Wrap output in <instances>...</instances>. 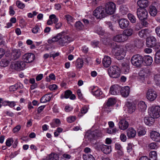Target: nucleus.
Returning <instances> with one entry per match:
<instances>
[{
	"mask_svg": "<svg viewBox=\"0 0 160 160\" xmlns=\"http://www.w3.org/2000/svg\"><path fill=\"white\" fill-rule=\"evenodd\" d=\"M118 131L117 129L116 128L112 129V128H108L107 130V133L109 134H114Z\"/></svg>",
	"mask_w": 160,
	"mask_h": 160,
	"instance_id": "obj_50",
	"label": "nucleus"
},
{
	"mask_svg": "<svg viewBox=\"0 0 160 160\" xmlns=\"http://www.w3.org/2000/svg\"><path fill=\"white\" fill-rule=\"evenodd\" d=\"M155 31L157 35L160 37V26L157 27L155 29Z\"/></svg>",
	"mask_w": 160,
	"mask_h": 160,
	"instance_id": "obj_63",
	"label": "nucleus"
},
{
	"mask_svg": "<svg viewBox=\"0 0 160 160\" xmlns=\"http://www.w3.org/2000/svg\"><path fill=\"white\" fill-rule=\"evenodd\" d=\"M121 140L123 142L126 141L127 140V137L126 135L123 133L121 134L120 137Z\"/></svg>",
	"mask_w": 160,
	"mask_h": 160,
	"instance_id": "obj_58",
	"label": "nucleus"
},
{
	"mask_svg": "<svg viewBox=\"0 0 160 160\" xmlns=\"http://www.w3.org/2000/svg\"><path fill=\"white\" fill-rule=\"evenodd\" d=\"M155 118H153L152 117H145L144 119L145 123L147 125L150 126L152 125L155 121Z\"/></svg>",
	"mask_w": 160,
	"mask_h": 160,
	"instance_id": "obj_29",
	"label": "nucleus"
},
{
	"mask_svg": "<svg viewBox=\"0 0 160 160\" xmlns=\"http://www.w3.org/2000/svg\"><path fill=\"white\" fill-rule=\"evenodd\" d=\"M127 107L128 111L130 113H132L135 111L136 108L135 105L130 102H127L126 104Z\"/></svg>",
	"mask_w": 160,
	"mask_h": 160,
	"instance_id": "obj_22",
	"label": "nucleus"
},
{
	"mask_svg": "<svg viewBox=\"0 0 160 160\" xmlns=\"http://www.w3.org/2000/svg\"><path fill=\"white\" fill-rule=\"evenodd\" d=\"M120 10L122 14H126L128 11V9L125 6H122L121 7Z\"/></svg>",
	"mask_w": 160,
	"mask_h": 160,
	"instance_id": "obj_52",
	"label": "nucleus"
},
{
	"mask_svg": "<svg viewBox=\"0 0 160 160\" xmlns=\"http://www.w3.org/2000/svg\"><path fill=\"white\" fill-rule=\"evenodd\" d=\"M133 146V144L130 143L128 144L127 147V150L128 152L130 153L132 151Z\"/></svg>",
	"mask_w": 160,
	"mask_h": 160,
	"instance_id": "obj_55",
	"label": "nucleus"
},
{
	"mask_svg": "<svg viewBox=\"0 0 160 160\" xmlns=\"http://www.w3.org/2000/svg\"><path fill=\"white\" fill-rule=\"evenodd\" d=\"M126 37L122 33L114 36L113 38V40L118 42H124L128 40Z\"/></svg>",
	"mask_w": 160,
	"mask_h": 160,
	"instance_id": "obj_14",
	"label": "nucleus"
},
{
	"mask_svg": "<svg viewBox=\"0 0 160 160\" xmlns=\"http://www.w3.org/2000/svg\"><path fill=\"white\" fill-rule=\"evenodd\" d=\"M108 73L110 77L113 78H118L120 76L121 69L117 66H112L108 69Z\"/></svg>",
	"mask_w": 160,
	"mask_h": 160,
	"instance_id": "obj_4",
	"label": "nucleus"
},
{
	"mask_svg": "<svg viewBox=\"0 0 160 160\" xmlns=\"http://www.w3.org/2000/svg\"><path fill=\"white\" fill-rule=\"evenodd\" d=\"M21 54V52L19 49L13 50L11 53V55L12 58L14 59L18 58Z\"/></svg>",
	"mask_w": 160,
	"mask_h": 160,
	"instance_id": "obj_26",
	"label": "nucleus"
},
{
	"mask_svg": "<svg viewBox=\"0 0 160 160\" xmlns=\"http://www.w3.org/2000/svg\"><path fill=\"white\" fill-rule=\"evenodd\" d=\"M95 29L96 32L98 34L102 36L103 35L104 33V31L101 27L98 26H96Z\"/></svg>",
	"mask_w": 160,
	"mask_h": 160,
	"instance_id": "obj_40",
	"label": "nucleus"
},
{
	"mask_svg": "<svg viewBox=\"0 0 160 160\" xmlns=\"http://www.w3.org/2000/svg\"><path fill=\"white\" fill-rule=\"evenodd\" d=\"M101 151L104 153L106 154H109L112 151L111 147V146L105 145H99Z\"/></svg>",
	"mask_w": 160,
	"mask_h": 160,
	"instance_id": "obj_19",
	"label": "nucleus"
},
{
	"mask_svg": "<svg viewBox=\"0 0 160 160\" xmlns=\"http://www.w3.org/2000/svg\"><path fill=\"white\" fill-rule=\"evenodd\" d=\"M56 79L55 75L53 73L50 74L48 77L46 78V80L47 82H50L52 80H55Z\"/></svg>",
	"mask_w": 160,
	"mask_h": 160,
	"instance_id": "obj_47",
	"label": "nucleus"
},
{
	"mask_svg": "<svg viewBox=\"0 0 160 160\" xmlns=\"http://www.w3.org/2000/svg\"><path fill=\"white\" fill-rule=\"evenodd\" d=\"M75 27L77 29L81 30L83 29L84 26L82 23L80 21L77 22L75 25Z\"/></svg>",
	"mask_w": 160,
	"mask_h": 160,
	"instance_id": "obj_45",
	"label": "nucleus"
},
{
	"mask_svg": "<svg viewBox=\"0 0 160 160\" xmlns=\"http://www.w3.org/2000/svg\"><path fill=\"white\" fill-rule=\"evenodd\" d=\"M64 33H62V32L58 34L52 39H48V42L49 43L51 44L52 42H55L59 41V43H60V41L62 40V34H63L64 35H65Z\"/></svg>",
	"mask_w": 160,
	"mask_h": 160,
	"instance_id": "obj_16",
	"label": "nucleus"
},
{
	"mask_svg": "<svg viewBox=\"0 0 160 160\" xmlns=\"http://www.w3.org/2000/svg\"><path fill=\"white\" fill-rule=\"evenodd\" d=\"M39 28L38 26L36 25L32 29V32L34 33H37L39 32Z\"/></svg>",
	"mask_w": 160,
	"mask_h": 160,
	"instance_id": "obj_57",
	"label": "nucleus"
},
{
	"mask_svg": "<svg viewBox=\"0 0 160 160\" xmlns=\"http://www.w3.org/2000/svg\"><path fill=\"white\" fill-rule=\"evenodd\" d=\"M154 80L156 84L158 86L160 85V76H156L154 77Z\"/></svg>",
	"mask_w": 160,
	"mask_h": 160,
	"instance_id": "obj_53",
	"label": "nucleus"
},
{
	"mask_svg": "<svg viewBox=\"0 0 160 160\" xmlns=\"http://www.w3.org/2000/svg\"><path fill=\"white\" fill-rule=\"evenodd\" d=\"M49 19H50L53 21V23L55 24L58 22V19L56 17L55 14H51L49 16Z\"/></svg>",
	"mask_w": 160,
	"mask_h": 160,
	"instance_id": "obj_46",
	"label": "nucleus"
},
{
	"mask_svg": "<svg viewBox=\"0 0 160 160\" xmlns=\"http://www.w3.org/2000/svg\"><path fill=\"white\" fill-rule=\"evenodd\" d=\"M21 128V127L20 125H17L13 129V132L14 133L17 132L19 131Z\"/></svg>",
	"mask_w": 160,
	"mask_h": 160,
	"instance_id": "obj_61",
	"label": "nucleus"
},
{
	"mask_svg": "<svg viewBox=\"0 0 160 160\" xmlns=\"http://www.w3.org/2000/svg\"><path fill=\"white\" fill-rule=\"evenodd\" d=\"M60 124V120L58 119H55L53 120V122L50 123V125L52 128H55L59 126Z\"/></svg>",
	"mask_w": 160,
	"mask_h": 160,
	"instance_id": "obj_34",
	"label": "nucleus"
},
{
	"mask_svg": "<svg viewBox=\"0 0 160 160\" xmlns=\"http://www.w3.org/2000/svg\"><path fill=\"white\" fill-rule=\"evenodd\" d=\"M25 63L23 61H15L11 65V67L12 69L21 71L23 70L25 67Z\"/></svg>",
	"mask_w": 160,
	"mask_h": 160,
	"instance_id": "obj_8",
	"label": "nucleus"
},
{
	"mask_svg": "<svg viewBox=\"0 0 160 160\" xmlns=\"http://www.w3.org/2000/svg\"><path fill=\"white\" fill-rule=\"evenodd\" d=\"M128 17L130 21L132 23L136 22V19L135 16L131 13H129L128 15Z\"/></svg>",
	"mask_w": 160,
	"mask_h": 160,
	"instance_id": "obj_43",
	"label": "nucleus"
},
{
	"mask_svg": "<svg viewBox=\"0 0 160 160\" xmlns=\"http://www.w3.org/2000/svg\"><path fill=\"white\" fill-rule=\"evenodd\" d=\"M82 156L84 160H95L93 156L91 154H83Z\"/></svg>",
	"mask_w": 160,
	"mask_h": 160,
	"instance_id": "obj_44",
	"label": "nucleus"
},
{
	"mask_svg": "<svg viewBox=\"0 0 160 160\" xmlns=\"http://www.w3.org/2000/svg\"><path fill=\"white\" fill-rule=\"evenodd\" d=\"M148 33V30L147 29H144L141 30L139 32L138 35L141 38H142L146 37Z\"/></svg>",
	"mask_w": 160,
	"mask_h": 160,
	"instance_id": "obj_37",
	"label": "nucleus"
},
{
	"mask_svg": "<svg viewBox=\"0 0 160 160\" xmlns=\"http://www.w3.org/2000/svg\"><path fill=\"white\" fill-rule=\"evenodd\" d=\"M157 97V92L152 89H150L148 90L146 93L147 99L151 101H154Z\"/></svg>",
	"mask_w": 160,
	"mask_h": 160,
	"instance_id": "obj_10",
	"label": "nucleus"
},
{
	"mask_svg": "<svg viewBox=\"0 0 160 160\" xmlns=\"http://www.w3.org/2000/svg\"><path fill=\"white\" fill-rule=\"evenodd\" d=\"M148 113L150 116L157 118L160 116V107L157 105H152L148 109Z\"/></svg>",
	"mask_w": 160,
	"mask_h": 160,
	"instance_id": "obj_3",
	"label": "nucleus"
},
{
	"mask_svg": "<svg viewBox=\"0 0 160 160\" xmlns=\"http://www.w3.org/2000/svg\"><path fill=\"white\" fill-rule=\"evenodd\" d=\"M111 58L108 56H105L103 59L102 64L105 68H107L111 64Z\"/></svg>",
	"mask_w": 160,
	"mask_h": 160,
	"instance_id": "obj_20",
	"label": "nucleus"
},
{
	"mask_svg": "<svg viewBox=\"0 0 160 160\" xmlns=\"http://www.w3.org/2000/svg\"><path fill=\"white\" fill-rule=\"evenodd\" d=\"M70 97V90H68L65 91L64 93H62L60 96L61 99L64 98L67 99Z\"/></svg>",
	"mask_w": 160,
	"mask_h": 160,
	"instance_id": "obj_39",
	"label": "nucleus"
},
{
	"mask_svg": "<svg viewBox=\"0 0 160 160\" xmlns=\"http://www.w3.org/2000/svg\"><path fill=\"white\" fill-rule=\"evenodd\" d=\"M113 44L114 47L113 48V52L114 53V56L115 58L118 60L123 59L124 58L126 54V51L122 46L117 45L116 43H111Z\"/></svg>",
	"mask_w": 160,
	"mask_h": 160,
	"instance_id": "obj_1",
	"label": "nucleus"
},
{
	"mask_svg": "<svg viewBox=\"0 0 160 160\" xmlns=\"http://www.w3.org/2000/svg\"><path fill=\"white\" fill-rule=\"evenodd\" d=\"M155 62L157 64L160 63V53L157 52L155 54Z\"/></svg>",
	"mask_w": 160,
	"mask_h": 160,
	"instance_id": "obj_48",
	"label": "nucleus"
},
{
	"mask_svg": "<svg viewBox=\"0 0 160 160\" xmlns=\"http://www.w3.org/2000/svg\"><path fill=\"white\" fill-rule=\"evenodd\" d=\"M59 156L56 153H52L47 158V160H58Z\"/></svg>",
	"mask_w": 160,
	"mask_h": 160,
	"instance_id": "obj_35",
	"label": "nucleus"
},
{
	"mask_svg": "<svg viewBox=\"0 0 160 160\" xmlns=\"http://www.w3.org/2000/svg\"><path fill=\"white\" fill-rule=\"evenodd\" d=\"M120 28L122 29H124L127 28L129 24V21L126 19L122 18L118 21Z\"/></svg>",
	"mask_w": 160,
	"mask_h": 160,
	"instance_id": "obj_17",
	"label": "nucleus"
},
{
	"mask_svg": "<svg viewBox=\"0 0 160 160\" xmlns=\"http://www.w3.org/2000/svg\"><path fill=\"white\" fill-rule=\"evenodd\" d=\"M100 131L97 130L92 131L88 135L89 137L91 139H94L96 137H98L99 135Z\"/></svg>",
	"mask_w": 160,
	"mask_h": 160,
	"instance_id": "obj_33",
	"label": "nucleus"
},
{
	"mask_svg": "<svg viewBox=\"0 0 160 160\" xmlns=\"http://www.w3.org/2000/svg\"><path fill=\"white\" fill-rule=\"evenodd\" d=\"M150 160H157V154L155 151L151 152L149 153Z\"/></svg>",
	"mask_w": 160,
	"mask_h": 160,
	"instance_id": "obj_41",
	"label": "nucleus"
},
{
	"mask_svg": "<svg viewBox=\"0 0 160 160\" xmlns=\"http://www.w3.org/2000/svg\"><path fill=\"white\" fill-rule=\"evenodd\" d=\"M157 44L156 38L153 36H150L146 39V45L148 47L152 48L156 46Z\"/></svg>",
	"mask_w": 160,
	"mask_h": 160,
	"instance_id": "obj_12",
	"label": "nucleus"
},
{
	"mask_svg": "<svg viewBox=\"0 0 160 160\" xmlns=\"http://www.w3.org/2000/svg\"><path fill=\"white\" fill-rule=\"evenodd\" d=\"M13 142V138H8L6 142V145L8 147H10Z\"/></svg>",
	"mask_w": 160,
	"mask_h": 160,
	"instance_id": "obj_51",
	"label": "nucleus"
},
{
	"mask_svg": "<svg viewBox=\"0 0 160 160\" xmlns=\"http://www.w3.org/2000/svg\"><path fill=\"white\" fill-rule=\"evenodd\" d=\"M91 92L94 96L99 99H102L105 97V95L103 93L101 89L96 87H93L92 88Z\"/></svg>",
	"mask_w": 160,
	"mask_h": 160,
	"instance_id": "obj_9",
	"label": "nucleus"
},
{
	"mask_svg": "<svg viewBox=\"0 0 160 160\" xmlns=\"http://www.w3.org/2000/svg\"><path fill=\"white\" fill-rule=\"evenodd\" d=\"M148 147L151 149H155L157 148V146L156 143L152 142L149 144Z\"/></svg>",
	"mask_w": 160,
	"mask_h": 160,
	"instance_id": "obj_54",
	"label": "nucleus"
},
{
	"mask_svg": "<svg viewBox=\"0 0 160 160\" xmlns=\"http://www.w3.org/2000/svg\"><path fill=\"white\" fill-rule=\"evenodd\" d=\"M93 14L98 19H101L107 16L104 9L102 6L97 7L94 11Z\"/></svg>",
	"mask_w": 160,
	"mask_h": 160,
	"instance_id": "obj_7",
	"label": "nucleus"
},
{
	"mask_svg": "<svg viewBox=\"0 0 160 160\" xmlns=\"http://www.w3.org/2000/svg\"><path fill=\"white\" fill-rule=\"evenodd\" d=\"M88 111V108L87 107L85 106L82 107L81 110V113L83 114H85Z\"/></svg>",
	"mask_w": 160,
	"mask_h": 160,
	"instance_id": "obj_60",
	"label": "nucleus"
},
{
	"mask_svg": "<svg viewBox=\"0 0 160 160\" xmlns=\"http://www.w3.org/2000/svg\"><path fill=\"white\" fill-rule=\"evenodd\" d=\"M103 7L107 15L113 14L115 12L116 5L115 4L112 2L107 3Z\"/></svg>",
	"mask_w": 160,
	"mask_h": 160,
	"instance_id": "obj_5",
	"label": "nucleus"
},
{
	"mask_svg": "<svg viewBox=\"0 0 160 160\" xmlns=\"http://www.w3.org/2000/svg\"><path fill=\"white\" fill-rule=\"evenodd\" d=\"M121 89V87L118 85H114L112 86L110 89L109 93L113 95H117L119 93Z\"/></svg>",
	"mask_w": 160,
	"mask_h": 160,
	"instance_id": "obj_15",
	"label": "nucleus"
},
{
	"mask_svg": "<svg viewBox=\"0 0 160 160\" xmlns=\"http://www.w3.org/2000/svg\"><path fill=\"white\" fill-rule=\"evenodd\" d=\"M73 63L75 64L77 68H81L83 65V60L81 58H78L75 62H73Z\"/></svg>",
	"mask_w": 160,
	"mask_h": 160,
	"instance_id": "obj_31",
	"label": "nucleus"
},
{
	"mask_svg": "<svg viewBox=\"0 0 160 160\" xmlns=\"http://www.w3.org/2000/svg\"><path fill=\"white\" fill-rule=\"evenodd\" d=\"M137 15L138 18L142 22L143 25L146 26L148 22L145 21L148 17V12L144 8H139L137 10Z\"/></svg>",
	"mask_w": 160,
	"mask_h": 160,
	"instance_id": "obj_2",
	"label": "nucleus"
},
{
	"mask_svg": "<svg viewBox=\"0 0 160 160\" xmlns=\"http://www.w3.org/2000/svg\"><path fill=\"white\" fill-rule=\"evenodd\" d=\"M150 137L153 141L158 142L160 141V134L157 132L152 131L150 133Z\"/></svg>",
	"mask_w": 160,
	"mask_h": 160,
	"instance_id": "obj_18",
	"label": "nucleus"
},
{
	"mask_svg": "<svg viewBox=\"0 0 160 160\" xmlns=\"http://www.w3.org/2000/svg\"><path fill=\"white\" fill-rule=\"evenodd\" d=\"M18 88V84H15L10 87V89L11 91H15Z\"/></svg>",
	"mask_w": 160,
	"mask_h": 160,
	"instance_id": "obj_56",
	"label": "nucleus"
},
{
	"mask_svg": "<svg viewBox=\"0 0 160 160\" xmlns=\"http://www.w3.org/2000/svg\"><path fill=\"white\" fill-rule=\"evenodd\" d=\"M55 24V27L57 29L60 28L62 26V23L61 22L56 23Z\"/></svg>",
	"mask_w": 160,
	"mask_h": 160,
	"instance_id": "obj_64",
	"label": "nucleus"
},
{
	"mask_svg": "<svg viewBox=\"0 0 160 160\" xmlns=\"http://www.w3.org/2000/svg\"><path fill=\"white\" fill-rule=\"evenodd\" d=\"M122 33L124 36L126 37V38L128 40V37L132 34L133 30L131 28H127L124 30Z\"/></svg>",
	"mask_w": 160,
	"mask_h": 160,
	"instance_id": "obj_30",
	"label": "nucleus"
},
{
	"mask_svg": "<svg viewBox=\"0 0 160 160\" xmlns=\"http://www.w3.org/2000/svg\"><path fill=\"white\" fill-rule=\"evenodd\" d=\"M148 3L147 0H139L137 2V4L140 8H144L148 6Z\"/></svg>",
	"mask_w": 160,
	"mask_h": 160,
	"instance_id": "obj_25",
	"label": "nucleus"
},
{
	"mask_svg": "<svg viewBox=\"0 0 160 160\" xmlns=\"http://www.w3.org/2000/svg\"><path fill=\"white\" fill-rule=\"evenodd\" d=\"M131 61L133 66L137 67H141L143 62L142 57L138 54L134 55L132 57Z\"/></svg>",
	"mask_w": 160,
	"mask_h": 160,
	"instance_id": "obj_6",
	"label": "nucleus"
},
{
	"mask_svg": "<svg viewBox=\"0 0 160 160\" xmlns=\"http://www.w3.org/2000/svg\"><path fill=\"white\" fill-rule=\"evenodd\" d=\"M62 33H65V35L62 34V40L60 41V44L62 46L66 45L67 43H69L70 41L69 34L67 32H62Z\"/></svg>",
	"mask_w": 160,
	"mask_h": 160,
	"instance_id": "obj_13",
	"label": "nucleus"
},
{
	"mask_svg": "<svg viewBox=\"0 0 160 160\" xmlns=\"http://www.w3.org/2000/svg\"><path fill=\"white\" fill-rule=\"evenodd\" d=\"M115 102L116 101L115 99L111 98H109L108 99L106 105L105 106V110L108 111V107H112L115 104Z\"/></svg>",
	"mask_w": 160,
	"mask_h": 160,
	"instance_id": "obj_32",
	"label": "nucleus"
},
{
	"mask_svg": "<svg viewBox=\"0 0 160 160\" xmlns=\"http://www.w3.org/2000/svg\"><path fill=\"white\" fill-rule=\"evenodd\" d=\"M136 135V131L133 128H129L127 130V135L129 138H133Z\"/></svg>",
	"mask_w": 160,
	"mask_h": 160,
	"instance_id": "obj_27",
	"label": "nucleus"
},
{
	"mask_svg": "<svg viewBox=\"0 0 160 160\" xmlns=\"http://www.w3.org/2000/svg\"><path fill=\"white\" fill-rule=\"evenodd\" d=\"M145 70L144 69L140 70L139 72V76L141 78H144L145 76Z\"/></svg>",
	"mask_w": 160,
	"mask_h": 160,
	"instance_id": "obj_59",
	"label": "nucleus"
},
{
	"mask_svg": "<svg viewBox=\"0 0 160 160\" xmlns=\"http://www.w3.org/2000/svg\"><path fill=\"white\" fill-rule=\"evenodd\" d=\"M138 110L141 112H144L146 109V105L143 101H140L138 103Z\"/></svg>",
	"mask_w": 160,
	"mask_h": 160,
	"instance_id": "obj_28",
	"label": "nucleus"
},
{
	"mask_svg": "<svg viewBox=\"0 0 160 160\" xmlns=\"http://www.w3.org/2000/svg\"><path fill=\"white\" fill-rule=\"evenodd\" d=\"M119 128L122 130L126 129L128 126V122L123 120L120 121L118 123Z\"/></svg>",
	"mask_w": 160,
	"mask_h": 160,
	"instance_id": "obj_24",
	"label": "nucleus"
},
{
	"mask_svg": "<svg viewBox=\"0 0 160 160\" xmlns=\"http://www.w3.org/2000/svg\"><path fill=\"white\" fill-rule=\"evenodd\" d=\"M22 58L24 62L29 63L32 62L34 60L35 56L33 53H27L23 55Z\"/></svg>",
	"mask_w": 160,
	"mask_h": 160,
	"instance_id": "obj_11",
	"label": "nucleus"
},
{
	"mask_svg": "<svg viewBox=\"0 0 160 160\" xmlns=\"http://www.w3.org/2000/svg\"><path fill=\"white\" fill-rule=\"evenodd\" d=\"M120 91L121 94L124 97H127L129 95L130 92L129 88L128 86L121 88Z\"/></svg>",
	"mask_w": 160,
	"mask_h": 160,
	"instance_id": "obj_21",
	"label": "nucleus"
},
{
	"mask_svg": "<svg viewBox=\"0 0 160 160\" xmlns=\"http://www.w3.org/2000/svg\"><path fill=\"white\" fill-rule=\"evenodd\" d=\"M51 98V97L49 94H46L43 96L41 99L40 101L42 103H45L49 101Z\"/></svg>",
	"mask_w": 160,
	"mask_h": 160,
	"instance_id": "obj_38",
	"label": "nucleus"
},
{
	"mask_svg": "<svg viewBox=\"0 0 160 160\" xmlns=\"http://www.w3.org/2000/svg\"><path fill=\"white\" fill-rule=\"evenodd\" d=\"M16 5L17 7L20 9H23L25 7V4L19 0L17 1L16 2Z\"/></svg>",
	"mask_w": 160,
	"mask_h": 160,
	"instance_id": "obj_49",
	"label": "nucleus"
},
{
	"mask_svg": "<svg viewBox=\"0 0 160 160\" xmlns=\"http://www.w3.org/2000/svg\"><path fill=\"white\" fill-rule=\"evenodd\" d=\"M157 13V10L155 6H151L150 7L149 13L152 16H155Z\"/></svg>",
	"mask_w": 160,
	"mask_h": 160,
	"instance_id": "obj_36",
	"label": "nucleus"
},
{
	"mask_svg": "<svg viewBox=\"0 0 160 160\" xmlns=\"http://www.w3.org/2000/svg\"><path fill=\"white\" fill-rule=\"evenodd\" d=\"M9 14L12 16L13 15L15 14V11L14 10L12 6H10L9 8Z\"/></svg>",
	"mask_w": 160,
	"mask_h": 160,
	"instance_id": "obj_62",
	"label": "nucleus"
},
{
	"mask_svg": "<svg viewBox=\"0 0 160 160\" xmlns=\"http://www.w3.org/2000/svg\"><path fill=\"white\" fill-rule=\"evenodd\" d=\"M9 61L6 59H2L0 61V66L2 67H6L8 66Z\"/></svg>",
	"mask_w": 160,
	"mask_h": 160,
	"instance_id": "obj_42",
	"label": "nucleus"
},
{
	"mask_svg": "<svg viewBox=\"0 0 160 160\" xmlns=\"http://www.w3.org/2000/svg\"><path fill=\"white\" fill-rule=\"evenodd\" d=\"M143 61L146 66H150L152 63L153 60L152 57L149 55H146L142 57Z\"/></svg>",
	"mask_w": 160,
	"mask_h": 160,
	"instance_id": "obj_23",
	"label": "nucleus"
}]
</instances>
